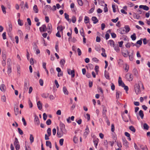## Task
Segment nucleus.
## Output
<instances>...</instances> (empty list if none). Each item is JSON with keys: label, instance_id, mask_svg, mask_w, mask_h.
Instances as JSON below:
<instances>
[{"label": "nucleus", "instance_id": "obj_39", "mask_svg": "<svg viewBox=\"0 0 150 150\" xmlns=\"http://www.w3.org/2000/svg\"><path fill=\"white\" fill-rule=\"evenodd\" d=\"M3 60H6V55L4 53L2 52V54Z\"/></svg>", "mask_w": 150, "mask_h": 150}, {"label": "nucleus", "instance_id": "obj_12", "mask_svg": "<svg viewBox=\"0 0 150 150\" xmlns=\"http://www.w3.org/2000/svg\"><path fill=\"white\" fill-rule=\"evenodd\" d=\"M98 139L97 138L94 139L93 140V142L96 148H97V146L98 143Z\"/></svg>", "mask_w": 150, "mask_h": 150}, {"label": "nucleus", "instance_id": "obj_37", "mask_svg": "<svg viewBox=\"0 0 150 150\" xmlns=\"http://www.w3.org/2000/svg\"><path fill=\"white\" fill-rule=\"evenodd\" d=\"M73 140L75 144L77 143L78 142V138L75 136L74 137Z\"/></svg>", "mask_w": 150, "mask_h": 150}, {"label": "nucleus", "instance_id": "obj_28", "mask_svg": "<svg viewBox=\"0 0 150 150\" xmlns=\"http://www.w3.org/2000/svg\"><path fill=\"white\" fill-rule=\"evenodd\" d=\"M129 52L128 51H127V53H124L123 52H122V55L125 57H127L129 56L128 54Z\"/></svg>", "mask_w": 150, "mask_h": 150}, {"label": "nucleus", "instance_id": "obj_25", "mask_svg": "<svg viewBox=\"0 0 150 150\" xmlns=\"http://www.w3.org/2000/svg\"><path fill=\"white\" fill-rule=\"evenodd\" d=\"M130 37L132 40H135L136 38V34L135 33H134L132 35H131Z\"/></svg>", "mask_w": 150, "mask_h": 150}, {"label": "nucleus", "instance_id": "obj_2", "mask_svg": "<svg viewBox=\"0 0 150 150\" xmlns=\"http://www.w3.org/2000/svg\"><path fill=\"white\" fill-rule=\"evenodd\" d=\"M140 83H141V82L140 81L139 84H136L134 86L135 91L137 94H138L141 92L140 87L139 85Z\"/></svg>", "mask_w": 150, "mask_h": 150}, {"label": "nucleus", "instance_id": "obj_48", "mask_svg": "<svg viewBox=\"0 0 150 150\" xmlns=\"http://www.w3.org/2000/svg\"><path fill=\"white\" fill-rule=\"evenodd\" d=\"M17 73L19 74V75H20L21 74V71L20 68L19 67H17Z\"/></svg>", "mask_w": 150, "mask_h": 150}, {"label": "nucleus", "instance_id": "obj_13", "mask_svg": "<svg viewBox=\"0 0 150 150\" xmlns=\"http://www.w3.org/2000/svg\"><path fill=\"white\" fill-rule=\"evenodd\" d=\"M101 50L102 52V53L101 54L102 56L103 57H106L107 55L105 53V50L103 48H101Z\"/></svg>", "mask_w": 150, "mask_h": 150}, {"label": "nucleus", "instance_id": "obj_14", "mask_svg": "<svg viewBox=\"0 0 150 150\" xmlns=\"http://www.w3.org/2000/svg\"><path fill=\"white\" fill-rule=\"evenodd\" d=\"M92 20L93 21L94 24H96L98 22V20L97 18L95 16H93L92 18Z\"/></svg>", "mask_w": 150, "mask_h": 150}, {"label": "nucleus", "instance_id": "obj_43", "mask_svg": "<svg viewBox=\"0 0 150 150\" xmlns=\"http://www.w3.org/2000/svg\"><path fill=\"white\" fill-rule=\"evenodd\" d=\"M41 96L43 98H46L48 97V94L43 93L42 94Z\"/></svg>", "mask_w": 150, "mask_h": 150}, {"label": "nucleus", "instance_id": "obj_33", "mask_svg": "<svg viewBox=\"0 0 150 150\" xmlns=\"http://www.w3.org/2000/svg\"><path fill=\"white\" fill-rule=\"evenodd\" d=\"M129 129L130 130L134 132H135L136 131V129L134 127L132 126H131L129 127Z\"/></svg>", "mask_w": 150, "mask_h": 150}, {"label": "nucleus", "instance_id": "obj_16", "mask_svg": "<svg viewBox=\"0 0 150 150\" xmlns=\"http://www.w3.org/2000/svg\"><path fill=\"white\" fill-rule=\"evenodd\" d=\"M37 105L38 107V108L40 110L42 109V104L40 101H38L37 102Z\"/></svg>", "mask_w": 150, "mask_h": 150}, {"label": "nucleus", "instance_id": "obj_60", "mask_svg": "<svg viewBox=\"0 0 150 150\" xmlns=\"http://www.w3.org/2000/svg\"><path fill=\"white\" fill-rule=\"evenodd\" d=\"M39 83L40 86H43V80L42 79H40L39 80Z\"/></svg>", "mask_w": 150, "mask_h": 150}, {"label": "nucleus", "instance_id": "obj_50", "mask_svg": "<svg viewBox=\"0 0 150 150\" xmlns=\"http://www.w3.org/2000/svg\"><path fill=\"white\" fill-rule=\"evenodd\" d=\"M120 33L122 34H123L125 33V31L124 28H121L120 30Z\"/></svg>", "mask_w": 150, "mask_h": 150}, {"label": "nucleus", "instance_id": "obj_46", "mask_svg": "<svg viewBox=\"0 0 150 150\" xmlns=\"http://www.w3.org/2000/svg\"><path fill=\"white\" fill-rule=\"evenodd\" d=\"M47 132L48 136H50L51 134V129L50 128H48L47 130Z\"/></svg>", "mask_w": 150, "mask_h": 150}, {"label": "nucleus", "instance_id": "obj_59", "mask_svg": "<svg viewBox=\"0 0 150 150\" xmlns=\"http://www.w3.org/2000/svg\"><path fill=\"white\" fill-rule=\"evenodd\" d=\"M133 71L135 75L136 76H137L138 74V72L137 69L135 68H134L133 69Z\"/></svg>", "mask_w": 150, "mask_h": 150}, {"label": "nucleus", "instance_id": "obj_17", "mask_svg": "<svg viewBox=\"0 0 150 150\" xmlns=\"http://www.w3.org/2000/svg\"><path fill=\"white\" fill-rule=\"evenodd\" d=\"M65 18L66 20L69 22H71V20L69 18V16L66 13H65L64 14Z\"/></svg>", "mask_w": 150, "mask_h": 150}, {"label": "nucleus", "instance_id": "obj_64", "mask_svg": "<svg viewBox=\"0 0 150 150\" xmlns=\"http://www.w3.org/2000/svg\"><path fill=\"white\" fill-rule=\"evenodd\" d=\"M16 149V150H19L20 148V145L19 144L15 146Z\"/></svg>", "mask_w": 150, "mask_h": 150}, {"label": "nucleus", "instance_id": "obj_34", "mask_svg": "<svg viewBox=\"0 0 150 150\" xmlns=\"http://www.w3.org/2000/svg\"><path fill=\"white\" fill-rule=\"evenodd\" d=\"M18 25L20 26H22L23 24V21L21 20L19 18L18 20Z\"/></svg>", "mask_w": 150, "mask_h": 150}, {"label": "nucleus", "instance_id": "obj_22", "mask_svg": "<svg viewBox=\"0 0 150 150\" xmlns=\"http://www.w3.org/2000/svg\"><path fill=\"white\" fill-rule=\"evenodd\" d=\"M139 115L140 116V117L142 119H143L144 116V114H143V111L141 110L139 112Z\"/></svg>", "mask_w": 150, "mask_h": 150}, {"label": "nucleus", "instance_id": "obj_29", "mask_svg": "<svg viewBox=\"0 0 150 150\" xmlns=\"http://www.w3.org/2000/svg\"><path fill=\"white\" fill-rule=\"evenodd\" d=\"M144 129L146 130H148L149 128V126L146 123H144L143 125Z\"/></svg>", "mask_w": 150, "mask_h": 150}, {"label": "nucleus", "instance_id": "obj_32", "mask_svg": "<svg viewBox=\"0 0 150 150\" xmlns=\"http://www.w3.org/2000/svg\"><path fill=\"white\" fill-rule=\"evenodd\" d=\"M19 144V142L18 140V139L16 137H15V141L14 142V146L18 144Z\"/></svg>", "mask_w": 150, "mask_h": 150}, {"label": "nucleus", "instance_id": "obj_6", "mask_svg": "<svg viewBox=\"0 0 150 150\" xmlns=\"http://www.w3.org/2000/svg\"><path fill=\"white\" fill-rule=\"evenodd\" d=\"M126 77L127 80L129 81H132L133 79V76L132 74H127L126 75Z\"/></svg>", "mask_w": 150, "mask_h": 150}, {"label": "nucleus", "instance_id": "obj_38", "mask_svg": "<svg viewBox=\"0 0 150 150\" xmlns=\"http://www.w3.org/2000/svg\"><path fill=\"white\" fill-rule=\"evenodd\" d=\"M80 33L81 35L83 37H85L84 33L83 28H82L81 30H80Z\"/></svg>", "mask_w": 150, "mask_h": 150}, {"label": "nucleus", "instance_id": "obj_52", "mask_svg": "<svg viewBox=\"0 0 150 150\" xmlns=\"http://www.w3.org/2000/svg\"><path fill=\"white\" fill-rule=\"evenodd\" d=\"M143 44L144 45H145L147 43L148 40H147L146 39V38H144L143 40Z\"/></svg>", "mask_w": 150, "mask_h": 150}, {"label": "nucleus", "instance_id": "obj_62", "mask_svg": "<svg viewBox=\"0 0 150 150\" xmlns=\"http://www.w3.org/2000/svg\"><path fill=\"white\" fill-rule=\"evenodd\" d=\"M54 83L56 85L57 88H58L59 86V84L58 83L57 80H55L54 81Z\"/></svg>", "mask_w": 150, "mask_h": 150}, {"label": "nucleus", "instance_id": "obj_51", "mask_svg": "<svg viewBox=\"0 0 150 150\" xmlns=\"http://www.w3.org/2000/svg\"><path fill=\"white\" fill-rule=\"evenodd\" d=\"M95 8V6L94 5H93V7L90 9L89 11V13H91L93 12Z\"/></svg>", "mask_w": 150, "mask_h": 150}, {"label": "nucleus", "instance_id": "obj_41", "mask_svg": "<svg viewBox=\"0 0 150 150\" xmlns=\"http://www.w3.org/2000/svg\"><path fill=\"white\" fill-rule=\"evenodd\" d=\"M72 21L73 23H75L76 21V18L75 16H73L71 18Z\"/></svg>", "mask_w": 150, "mask_h": 150}, {"label": "nucleus", "instance_id": "obj_57", "mask_svg": "<svg viewBox=\"0 0 150 150\" xmlns=\"http://www.w3.org/2000/svg\"><path fill=\"white\" fill-rule=\"evenodd\" d=\"M2 36L4 40L6 39V33L5 32L3 33L2 34Z\"/></svg>", "mask_w": 150, "mask_h": 150}, {"label": "nucleus", "instance_id": "obj_47", "mask_svg": "<svg viewBox=\"0 0 150 150\" xmlns=\"http://www.w3.org/2000/svg\"><path fill=\"white\" fill-rule=\"evenodd\" d=\"M55 49L57 52H58L59 51V49L58 48V42H57L55 46Z\"/></svg>", "mask_w": 150, "mask_h": 150}, {"label": "nucleus", "instance_id": "obj_20", "mask_svg": "<svg viewBox=\"0 0 150 150\" xmlns=\"http://www.w3.org/2000/svg\"><path fill=\"white\" fill-rule=\"evenodd\" d=\"M89 22V17L85 16L84 18V22L86 24L88 23Z\"/></svg>", "mask_w": 150, "mask_h": 150}, {"label": "nucleus", "instance_id": "obj_10", "mask_svg": "<svg viewBox=\"0 0 150 150\" xmlns=\"http://www.w3.org/2000/svg\"><path fill=\"white\" fill-rule=\"evenodd\" d=\"M47 28L48 30L47 32L48 33H50L52 31V26L51 24L50 23L48 24Z\"/></svg>", "mask_w": 150, "mask_h": 150}, {"label": "nucleus", "instance_id": "obj_56", "mask_svg": "<svg viewBox=\"0 0 150 150\" xmlns=\"http://www.w3.org/2000/svg\"><path fill=\"white\" fill-rule=\"evenodd\" d=\"M110 33L112 38H115L116 37V35L115 33Z\"/></svg>", "mask_w": 150, "mask_h": 150}, {"label": "nucleus", "instance_id": "obj_45", "mask_svg": "<svg viewBox=\"0 0 150 150\" xmlns=\"http://www.w3.org/2000/svg\"><path fill=\"white\" fill-rule=\"evenodd\" d=\"M100 48H101V47L100 46H97L95 48V49L96 50V51H98V52H99L100 51Z\"/></svg>", "mask_w": 150, "mask_h": 150}, {"label": "nucleus", "instance_id": "obj_18", "mask_svg": "<svg viewBox=\"0 0 150 150\" xmlns=\"http://www.w3.org/2000/svg\"><path fill=\"white\" fill-rule=\"evenodd\" d=\"M114 48V50L117 52H118L120 51V49L118 46V45H115L113 47Z\"/></svg>", "mask_w": 150, "mask_h": 150}, {"label": "nucleus", "instance_id": "obj_36", "mask_svg": "<svg viewBox=\"0 0 150 150\" xmlns=\"http://www.w3.org/2000/svg\"><path fill=\"white\" fill-rule=\"evenodd\" d=\"M1 8L2 10L4 13L6 14V8L3 5H2L1 6Z\"/></svg>", "mask_w": 150, "mask_h": 150}, {"label": "nucleus", "instance_id": "obj_30", "mask_svg": "<svg viewBox=\"0 0 150 150\" xmlns=\"http://www.w3.org/2000/svg\"><path fill=\"white\" fill-rule=\"evenodd\" d=\"M14 113L15 115L16 116L19 113V108H16V109L14 108Z\"/></svg>", "mask_w": 150, "mask_h": 150}, {"label": "nucleus", "instance_id": "obj_26", "mask_svg": "<svg viewBox=\"0 0 150 150\" xmlns=\"http://www.w3.org/2000/svg\"><path fill=\"white\" fill-rule=\"evenodd\" d=\"M125 32L126 33H127L130 30V28L128 25H126L125 26Z\"/></svg>", "mask_w": 150, "mask_h": 150}, {"label": "nucleus", "instance_id": "obj_11", "mask_svg": "<svg viewBox=\"0 0 150 150\" xmlns=\"http://www.w3.org/2000/svg\"><path fill=\"white\" fill-rule=\"evenodd\" d=\"M139 8H142L144 10L146 11H148L149 9V7L146 5H140L139 6Z\"/></svg>", "mask_w": 150, "mask_h": 150}, {"label": "nucleus", "instance_id": "obj_9", "mask_svg": "<svg viewBox=\"0 0 150 150\" xmlns=\"http://www.w3.org/2000/svg\"><path fill=\"white\" fill-rule=\"evenodd\" d=\"M6 89V87L4 84H2L0 85V90L1 91L4 92Z\"/></svg>", "mask_w": 150, "mask_h": 150}, {"label": "nucleus", "instance_id": "obj_3", "mask_svg": "<svg viewBox=\"0 0 150 150\" xmlns=\"http://www.w3.org/2000/svg\"><path fill=\"white\" fill-rule=\"evenodd\" d=\"M102 107L103 108L102 110V115L103 117H106V112L107 111V109L104 105H102Z\"/></svg>", "mask_w": 150, "mask_h": 150}, {"label": "nucleus", "instance_id": "obj_23", "mask_svg": "<svg viewBox=\"0 0 150 150\" xmlns=\"http://www.w3.org/2000/svg\"><path fill=\"white\" fill-rule=\"evenodd\" d=\"M108 42L110 46H112L113 47L115 45V42L113 40H109L108 41Z\"/></svg>", "mask_w": 150, "mask_h": 150}, {"label": "nucleus", "instance_id": "obj_49", "mask_svg": "<svg viewBox=\"0 0 150 150\" xmlns=\"http://www.w3.org/2000/svg\"><path fill=\"white\" fill-rule=\"evenodd\" d=\"M51 121L50 119H48L46 122V123L47 125H49L51 124Z\"/></svg>", "mask_w": 150, "mask_h": 150}, {"label": "nucleus", "instance_id": "obj_31", "mask_svg": "<svg viewBox=\"0 0 150 150\" xmlns=\"http://www.w3.org/2000/svg\"><path fill=\"white\" fill-rule=\"evenodd\" d=\"M59 63L61 65L64 66L65 63V61L64 59H62L60 60Z\"/></svg>", "mask_w": 150, "mask_h": 150}, {"label": "nucleus", "instance_id": "obj_35", "mask_svg": "<svg viewBox=\"0 0 150 150\" xmlns=\"http://www.w3.org/2000/svg\"><path fill=\"white\" fill-rule=\"evenodd\" d=\"M64 29V28L62 26H59L57 27V30L58 31H62Z\"/></svg>", "mask_w": 150, "mask_h": 150}, {"label": "nucleus", "instance_id": "obj_19", "mask_svg": "<svg viewBox=\"0 0 150 150\" xmlns=\"http://www.w3.org/2000/svg\"><path fill=\"white\" fill-rule=\"evenodd\" d=\"M63 92L65 94L68 95V92L67 89L66 87L65 86H64L63 88Z\"/></svg>", "mask_w": 150, "mask_h": 150}, {"label": "nucleus", "instance_id": "obj_5", "mask_svg": "<svg viewBox=\"0 0 150 150\" xmlns=\"http://www.w3.org/2000/svg\"><path fill=\"white\" fill-rule=\"evenodd\" d=\"M40 31L41 32H45L47 31V28L45 24H43L39 28Z\"/></svg>", "mask_w": 150, "mask_h": 150}, {"label": "nucleus", "instance_id": "obj_21", "mask_svg": "<svg viewBox=\"0 0 150 150\" xmlns=\"http://www.w3.org/2000/svg\"><path fill=\"white\" fill-rule=\"evenodd\" d=\"M46 144L47 146H49L50 148H52V144L49 141H46Z\"/></svg>", "mask_w": 150, "mask_h": 150}, {"label": "nucleus", "instance_id": "obj_7", "mask_svg": "<svg viewBox=\"0 0 150 150\" xmlns=\"http://www.w3.org/2000/svg\"><path fill=\"white\" fill-rule=\"evenodd\" d=\"M118 83L119 86H121L122 87H123L125 86V84L122 82V79L120 77H119Z\"/></svg>", "mask_w": 150, "mask_h": 150}, {"label": "nucleus", "instance_id": "obj_53", "mask_svg": "<svg viewBox=\"0 0 150 150\" xmlns=\"http://www.w3.org/2000/svg\"><path fill=\"white\" fill-rule=\"evenodd\" d=\"M18 130L19 133L21 135H22L23 134V131L21 129L18 128Z\"/></svg>", "mask_w": 150, "mask_h": 150}, {"label": "nucleus", "instance_id": "obj_4", "mask_svg": "<svg viewBox=\"0 0 150 150\" xmlns=\"http://www.w3.org/2000/svg\"><path fill=\"white\" fill-rule=\"evenodd\" d=\"M68 74L70 75H71L72 78H73L75 76V72L74 70H71L70 69H67Z\"/></svg>", "mask_w": 150, "mask_h": 150}, {"label": "nucleus", "instance_id": "obj_61", "mask_svg": "<svg viewBox=\"0 0 150 150\" xmlns=\"http://www.w3.org/2000/svg\"><path fill=\"white\" fill-rule=\"evenodd\" d=\"M33 50H36L38 49V46L36 45V43H34L33 45Z\"/></svg>", "mask_w": 150, "mask_h": 150}, {"label": "nucleus", "instance_id": "obj_55", "mask_svg": "<svg viewBox=\"0 0 150 150\" xmlns=\"http://www.w3.org/2000/svg\"><path fill=\"white\" fill-rule=\"evenodd\" d=\"M127 4L130 7H132L134 5V4L131 2H128Z\"/></svg>", "mask_w": 150, "mask_h": 150}, {"label": "nucleus", "instance_id": "obj_42", "mask_svg": "<svg viewBox=\"0 0 150 150\" xmlns=\"http://www.w3.org/2000/svg\"><path fill=\"white\" fill-rule=\"evenodd\" d=\"M98 2L99 4L101 6H103V4L104 3V1L103 0H98Z\"/></svg>", "mask_w": 150, "mask_h": 150}, {"label": "nucleus", "instance_id": "obj_24", "mask_svg": "<svg viewBox=\"0 0 150 150\" xmlns=\"http://www.w3.org/2000/svg\"><path fill=\"white\" fill-rule=\"evenodd\" d=\"M104 75L106 79H110L109 74L108 72H106V71H105Z\"/></svg>", "mask_w": 150, "mask_h": 150}, {"label": "nucleus", "instance_id": "obj_27", "mask_svg": "<svg viewBox=\"0 0 150 150\" xmlns=\"http://www.w3.org/2000/svg\"><path fill=\"white\" fill-rule=\"evenodd\" d=\"M33 10L35 13H38V9L36 5H35L33 6Z\"/></svg>", "mask_w": 150, "mask_h": 150}, {"label": "nucleus", "instance_id": "obj_54", "mask_svg": "<svg viewBox=\"0 0 150 150\" xmlns=\"http://www.w3.org/2000/svg\"><path fill=\"white\" fill-rule=\"evenodd\" d=\"M64 139H60L59 141V143L60 145L61 146L63 145V142H64Z\"/></svg>", "mask_w": 150, "mask_h": 150}, {"label": "nucleus", "instance_id": "obj_1", "mask_svg": "<svg viewBox=\"0 0 150 150\" xmlns=\"http://www.w3.org/2000/svg\"><path fill=\"white\" fill-rule=\"evenodd\" d=\"M60 129L63 134H66L67 133V131L65 129V125L61 122L59 124Z\"/></svg>", "mask_w": 150, "mask_h": 150}, {"label": "nucleus", "instance_id": "obj_40", "mask_svg": "<svg viewBox=\"0 0 150 150\" xmlns=\"http://www.w3.org/2000/svg\"><path fill=\"white\" fill-rule=\"evenodd\" d=\"M30 140L31 143L34 141V137L32 134L30 135Z\"/></svg>", "mask_w": 150, "mask_h": 150}, {"label": "nucleus", "instance_id": "obj_44", "mask_svg": "<svg viewBox=\"0 0 150 150\" xmlns=\"http://www.w3.org/2000/svg\"><path fill=\"white\" fill-rule=\"evenodd\" d=\"M140 148L142 150H148V149L146 146H144L143 145L141 146Z\"/></svg>", "mask_w": 150, "mask_h": 150}, {"label": "nucleus", "instance_id": "obj_8", "mask_svg": "<svg viewBox=\"0 0 150 150\" xmlns=\"http://www.w3.org/2000/svg\"><path fill=\"white\" fill-rule=\"evenodd\" d=\"M122 140L123 145L126 148L128 147V142L125 138H122Z\"/></svg>", "mask_w": 150, "mask_h": 150}, {"label": "nucleus", "instance_id": "obj_15", "mask_svg": "<svg viewBox=\"0 0 150 150\" xmlns=\"http://www.w3.org/2000/svg\"><path fill=\"white\" fill-rule=\"evenodd\" d=\"M35 122L36 124L38 125L40 123V121L38 117V116H35L34 119Z\"/></svg>", "mask_w": 150, "mask_h": 150}, {"label": "nucleus", "instance_id": "obj_63", "mask_svg": "<svg viewBox=\"0 0 150 150\" xmlns=\"http://www.w3.org/2000/svg\"><path fill=\"white\" fill-rule=\"evenodd\" d=\"M11 72V69L10 67H8V74Z\"/></svg>", "mask_w": 150, "mask_h": 150}, {"label": "nucleus", "instance_id": "obj_58", "mask_svg": "<svg viewBox=\"0 0 150 150\" xmlns=\"http://www.w3.org/2000/svg\"><path fill=\"white\" fill-rule=\"evenodd\" d=\"M118 18L117 17L115 19H112L111 20V21L113 23H116L117 22L118 20Z\"/></svg>", "mask_w": 150, "mask_h": 150}]
</instances>
